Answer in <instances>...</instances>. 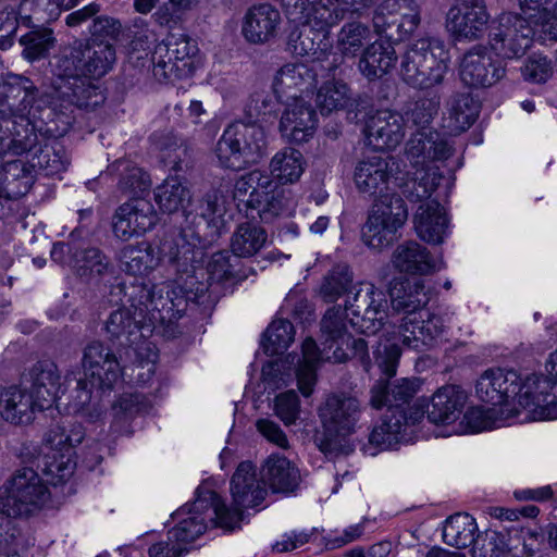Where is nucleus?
Returning <instances> with one entry per match:
<instances>
[{
	"label": "nucleus",
	"mask_w": 557,
	"mask_h": 557,
	"mask_svg": "<svg viewBox=\"0 0 557 557\" xmlns=\"http://www.w3.org/2000/svg\"><path fill=\"white\" fill-rule=\"evenodd\" d=\"M371 29L360 22L343 25L337 34L336 49L343 57L355 58L364 44L371 40Z\"/></svg>",
	"instance_id": "09e8293b"
},
{
	"label": "nucleus",
	"mask_w": 557,
	"mask_h": 557,
	"mask_svg": "<svg viewBox=\"0 0 557 557\" xmlns=\"http://www.w3.org/2000/svg\"><path fill=\"white\" fill-rule=\"evenodd\" d=\"M419 23L420 12L414 0H384L373 17L376 32L393 40H404Z\"/></svg>",
	"instance_id": "b1692460"
},
{
	"label": "nucleus",
	"mask_w": 557,
	"mask_h": 557,
	"mask_svg": "<svg viewBox=\"0 0 557 557\" xmlns=\"http://www.w3.org/2000/svg\"><path fill=\"white\" fill-rule=\"evenodd\" d=\"M38 410L30 394L12 386L0 389V418L11 423H26Z\"/></svg>",
	"instance_id": "a19ab883"
},
{
	"label": "nucleus",
	"mask_w": 557,
	"mask_h": 557,
	"mask_svg": "<svg viewBox=\"0 0 557 557\" xmlns=\"http://www.w3.org/2000/svg\"><path fill=\"white\" fill-rule=\"evenodd\" d=\"M450 61L449 50L440 39L425 38L412 44L403 57L400 76L413 88L440 85Z\"/></svg>",
	"instance_id": "9d476101"
},
{
	"label": "nucleus",
	"mask_w": 557,
	"mask_h": 557,
	"mask_svg": "<svg viewBox=\"0 0 557 557\" xmlns=\"http://www.w3.org/2000/svg\"><path fill=\"white\" fill-rule=\"evenodd\" d=\"M224 503L211 490H199L191 504H185L173 515L174 527L169 531V539L188 545L201 536L209 523L222 527Z\"/></svg>",
	"instance_id": "f8f14e48"
},
{
	"label": "nucleus",
	"mask_w": 557,
	"mask_h": 557,
	"mask_svg": "<svg viewBox=\"0 0 557 557\" xmlns=\"http://www.w3.org/2000/svg\"><path fill=\"white\" fill-rule=\"evenodd\" d=\"M77 4V0H22L17 11H9L0 4V49L7 50L13 44L18 24L35 27L57 20L63 10Z\"/></svg>",
	"instance_id": "f3484780"
},
{
	"label": "nucleus",
	"mask_w": 557,
	"mask_h": 557,
	"mask_svg": "<svg viewBox=\"0 0 557 557\" xmlns=\"http://www.w3.org/2000/svg\"><path fill=\"white\" fill-rule=\"evenodd\" d=\"M424 417L420 408H409V417L387 412L381 423L369 435V443L379 449H391L397 443L407 440L409 428L419 423Z\"/></svg>",
	"instance_id": "473e14b6"
},
{
	"label": "nucleus",
	"mask_w": 557,
	"mask_h": 557,
	"mask_svg": "<svg viewBox=\"0 0 557 557\" xmlns=\"http://www.w3.org/2000/svg\"><path fill=\"white\" fill-rule=\"evenodd\" d=\"M440 102L435 98H425L418 100L410 113L411 120L416 125L424 127L437 114Z\"/></svg>",
	"instance_id": "69168bd1"
},
{
	"label": "nucleus",
	"mask_w": 557,
	"mask_h": 557,
	"mask_svg": "<svg viewBox=\"0 0 557 557\" xmlns=\"http://www.w3.org/2000/svg\"><path fill=\"white\" fill-rule=\"evenodd\" d=\"M233 199L246 202L265 222L278 215H289L295 209L294 201L260 170H253L236 181Z\"/></svg>",
	"instance_id": "9b49d317"
},
{
	"label": "nucleus",
	"mask_w": 557,
	"mask_h": 557,
	"mask_svg": "<svg viewBox=\"0 0 557 557\" xmlns=\"http://www.w3.org/2000/svg\"><path fill=\"white\" fill-rule=\"evenodd\" d=\"M265 231L257 224H240L231 239L232 252L242 258H248L259 252L267 244Z\"/></svg>",
	"instance_id": "a18cd8bd"
},
{
	"label": "nucleus",
	"mask_w": 557,
	"mask_h": 557,
	"mask_svg": "<svg viewBox=\"0 0 557 557\" xmlns=\"http://www.w3.org/2000/svg\"><path fill=\"white\" fill-rule=\"evenodd\" d=\"M281 13L274 7L262 3L251 7L242 23V34L253 45L270 42L280 29Z\"/></svg>",
	"instance_id": "2f4dec72"
},
{
	"label": "nucleus",
	"mask_w": 557,
	"mask_h": 557,
	"mask_svg": "<svg viewBox=\"0 0 557 557\" xmlns=\"http://www.w3.org/2000/svg\"><path fill=\"white\" fill-rule=\"evenodd\" d=\"M490 14L481 0H456L446 15V28L457 39L474 41L488 28Z\"/></svg>",
	"instance_id": "a878e982"
},
{
	"label": "nucleus",
	"mask_w": 557,
	"mask_h": 557,
	"mask_svg": "<svg viewBox=\"0 0 557 557\" xmlns=\"http://www.w3.org/2000/svg\"><path fill=\"white\" fill-rule=\"evenodd\" d=\"M32 162L35 165V173L41 170L46 175L53 176L65 171L67 162L63 150L55 141L45 143L39 151L32 154Z\"/></svg>",
	"instance_id": "603ef678"
},
{
	"label": "nucleus",
	"mask_w": 557,
	"mask_h": 557,
	"mask_svg": "<svg viewBox=\"0 0 557 557\" xmlns=\"http://www.w3.org/2000/svg\"><path fill=\"white\" fill-rule=\"evenodd\" d=\"M323 351H320L312 338H307L301 346V358L297 361L295 376L300 393L308 397L313 393L317 382V369L324 360L343 362L347 356L345 348L352 345L357 352L367 351V343L362 339L351 341L348 323L343 321L339 310H329L321 322Z\"/></svg>",
	"instance_id": "6e6552de"
},
{
	"label": "nucleus",
	"mask_w": 557,
	"mask_h": 557,
	"mask_svg": "<svg viewBox=\"0 0 557 557\" xmlns=\"http://www.w3.org/2000/svg\"><path fill=\"white\" fill-rule=\"evenodd\" d=\"M367 145L375 150H391L403 140L404 117L388 110L379 111L370 116L366 129Z\"/></svg>",
	"instance_id": "7c9ffc66"
},
{
	"label": "nucleus",
	"mask_w": 557,
	"mask_h": 557,
	"mask_svg": "<svg viewBox=\"0 0 557 557\" xmlns=\"http://www.w3.org/2000/svg\"><path fill=\"white\" fill-rule=\"evenodd\" d=\"M348 100V88L342 82L331 81L322 85L315 102L322 114H327L345 107Z\"/></svg>",
	"instance_id": "864d4df0"
},
{
	"label": "nucleus",
	"mask_w": 557,
	"mask_h": 557,
	"mask_svg": "<svg viewBox=\"0 0 557 557\" xmlns=\"http://www.w3.org/2000/svg\"><path fill=\"white\" fill-rule=\"evenodd\" d=\"M117 166L119 169L123 166V170L127 172L120 182L123 190L137 195L149 189L151 185L149 176L141 169L129 166L126 162H119Z\"/></svg>",
	"instance_id": "bf43d9fd"
},
{
	"label": "nucleus",
	"mask_w": 557,
	"mask_h": 557,
	"mask_svg": "<svg viewBox=\"0 0 557 557\" xmlns=\"http://www.w3.org/2000/svg\"><path fill=\"white\" fill-rule=\"evenodd\" d=\"M392 306L407 313L399 324H387L380 337L375 352L376 362L388 377L396 374L403 347L424 350L443 333L442 317L423 311L430 300L422 281L401 283V288L391 289Z\"/></svg>",
	"instance_id": "7ed1b4c3"
},
{
	"label": "nucleus",
	"mask_w": 557,
	"mask_h": 557,
	"mask_svg": "<svg viewBox=\"0 0 557 557\" xmlns=\"http://www.w3.org/2000/svg\"><path fill=\"white\" fill-rule=\"evenodd\" d=\"M478 113L479 107L470 95H458L450 101L447 127L451 132H463L473 124Z\"/></svg>",
	"instance_id": "8fccbe9b"
},
{
	"label": "nucleus",
	"mask_w": 557,
	"mask_h": 557,
	"mask_svg": "<svg viewBox=\"0 0 557 557\" xmlns=\"http://www.w3.org/2000/svg\"><path fill=\"white\" fill-rule=\"evenodd\" d=\"M351 287V276L348 272L333 273L326 277L322 285V293L333 300L342 294H348Z\"/></svg>",
	"instance_id": "338daca9"
},
{
	"label": "nucleus",
	"mask_w": 557,
	"mask_h": 557,
	"mask_svg": "<svg viewBox=\"0 0 557 557\" xmlns=\"http://www.w3.org/2000/svg\"><path fill=\"white\" fill-rule=\"evenodd\" d=\"M453 152L448 140L437 132H417L408 141L406 158L412 168V195L426 199L417 209L413 224L417 235L429 244H442L449 232V218L443 206L429 199L436 189L441 175L440 164Z\"/></svg>",
	"instance_id": "f03ea898"
},
{
	"label": "nucleus",
	"mask_w": 557,
	"mask_h": 557,
	"mask_svg": "<svg viewBox=\"0 0 557 557\" xmlns=\"http://www.w3.org/2000/svg\"><path fill=\"white\" fill-rule=\"evenodd\" d=\"M361 414L360 401L344 393L330 394L318 408L327 444L352 434Z\"/></svg>",
	"instance_id": "4be33fe9"
},
{
	"label": "nucleus",
	"mask_w": 557,
	"mask_h": 557,
	"mask_svg": "<svg viewBox=\"0 0 557 557\" xmlns=\"http://www.w3.org/2000/svg\"><path fill=\"white\" fill-rule=\"evenodd\" d=\"M518 422L519 408L497 409L492 406L484 408L476 405L465 411L457 424H454L451 431L440 433L438 436L479 434L507 428Z\"/></svg>",
	"instance_id": "bb28decb"
},
{
	"label": "nucleus",
	"mask_w": 557,
	"mask_h": 557,
	"mask_svg": "<svg viewBox=\"0 0 557 557\" xmlns=\"http://www.w3.org/2000/svg\"><path fill=\"white\" fill-rule=\"evenodd\" d=\"M292 23L298 24V22ZM305 27L304 30H293L288 35V49L296 55L310 57L311 60L321 62L327 55L329 42L326 41L330 29L326 34H321L312 29L309 25L299 23Z\"/></svg>",
	"instance_id": "79ce46f5"
},
{
	"label": "nucleus",
	"mask_w": 557,
	"mask_h": 557,
	"mask_svg": "<svg viewBox=\"0 0 557 557\" xmlns=\"http://www.w3.org/2000/svg\"><path fill=\"white\" fill-rule=\"evenodd\" d=\"M39 144L25 149L5 148L0 151V197L15 199L24 196L32 187L35 165L29 164V153Z\"/></svg>",
	"instance_id": "5701e85b"
},
{
	"label": "nucleus",
	"mask_w": 557,
	"mask_h": 557,
	"mask_svg": "<svg viewBox=\"0 0 557 557\" xmlns=\"http://www.w3.org/2000/svg\"><path fill=\"white\" fill-rule=\"evenodd\" d=\"M476 531L474 518L468 513H456L445 521L443 540L449 546L465 548L473 543Z\"/></svg>",
	"instance_id": "49530a36"
},
{
	"label": "nucleus",
	"mask_w": 557,
	"mask_h": 557,
	"mask_svg": "<svg viewBox=\"0 0 557 557\" xmlns=\"http://www.w3.org/2000/svg\"><path fill=\"white\" fill-rule=\"evenodd\" d=\"M84 379H77V398L69 405V410L83 412L90 421L102 416V406L96 398L99 392L113 388L122 377V370L115 357L100 343H91L84 352Z\"/></svg>",
	"instance_id": "1a4fd4ad"
},
{
	"label": "nucleus",
	"mask_w": 557,
	"mask_h": 557,
	"mask_svg": "<svg viewBox=\"0 0 557 557\" xmlns=\"http://www.w3.org/2000/svg\"><path fill=\"white\" fill-rule=\"evenodd\" d=\"M420 384L418 380L401 379L393 383L383 380L377 381L371 388L370 405L374 409L388 407V412H396L397 416L409 417L401 409L410 398L419 391Z\"/></svg>",
	"instance_id": "c9c22d12"
},
{
	"label": "nucleus",
	"mask_w": 557,
	"mask_h": 557,
	"mask_svg": "<svg viewBox=\"0 0 557 557\" xmlns=\"http://www.w3.org/2000/svg\"><path fill=\"white\" fill-rule=\"evenodd\" d=\"M396 51L388 41L376 40L362 52L358 69L369 81H374L389 73L396 64Z\"/></svg>",
	"instance_id": "ea45409f"
},
{
	"label": "nucleus",
	"mask_w": 557,
	"mask_h": 557,
	"mask_svg": "<svg viewBox=\"0 0 557 557\" xmlns=\"http://www.w3.org/2000/svg\"><path fill=\"white\" fill-rule=\"evenodd\" d=\"M283 103L285 108L278 126L282 136L296 144L311 139L318 126V117L309 101L294 99Z\"/></svg>",
	"instance_id": "c756f323"
},
{
	"label": "nucleus",
	"mask_w": 557,
	"mask_h": 557,
	"mask_svg": "<svg viewBox=\"0 0 557 557\" xmlns=\"http://www.w3.org/2000/svg\"><path fill=\"white\" fill-rule=\"evenodd\" d=\"M121 268L135 277L150 274L160 263V257L148 243L125 246L120 252Z\"/></svg>",
	"instance_id": "37998d69"
},
{
	"label": "nucleus",
	"mask_w": 557,
	"mask_h": 557,
	"mask_svg": "<svg viewBox=\"0 0 557 557\" xmlns=\"http://www.w3.org/2000/svg\"><path fill=\"white\" fill-rule=\"evenodd\" d=\"M76 267L81 275H100L107 270L108 261L98 249L90 248L76 256Z\"/></svg>",
	"instance_id": "052dcab7"
},
{
	"label": "nucleus",
	"mask_w": 557,
	"mask_h": 557,
	"mask_svg": "<svg viewBox=\"0 0 557 557\" xmlns=\"http://www.w3.org/2000/svg\"><path fill=\"white\" fill-rule=\"evenodd\" d=\"M265 494L262 482L257 479L253 465L242 462L231 480L232 505L230 508L224 505L222 527L234 529L242 519L243 510L260 505Z\"/></svg>",
	"instance_id": "412c9836"
},
{
	"label": "nucleus",
	"mask_w": 557,
	"mask_h": 557,
	"mask_svg": "<svg viewBox=\"0 0 557 557\" xmlns=\"http://www.w3.org/2000/svg\"><path fill=\"white\" fill-rule=\"evenodd\" d=\"M519 422L557 419V384L547 373H518Z\"/></svg>",
	"instance_id": "2eb2a0df"
},
{
	"label": "nucleus",
	"mask_w": 557,
	"mask_h": 557,
	"mask_svg": "<svg viewBox=\"0 0 557 557\" xmlns=\"http://www.w3.org/2000/svg\"><path fill=\"white\" fill-rule=\"evenodd\" d=\"M158 222L153 206L145 198H134L121 205L113 219V233L122 239L128 240L150 231Z\"/></svg>",
	"instance_id": "c85d7f7f"
},
{
	"label": "nucleus",
	"mask_w": 557,
	"mask_h": 557,
	"mask_svg": "<svg viewBox=\"0 0 557 557\" xmlns=\"http://www.w3.org/2000/svg\"><path fill=\"white\" fill-rule=\"evenodd\" d=\"M261 482L273 492L289 493L299 485L300 473L287 458L274 454L262 466Z\"/></svg>",
	"instance_id": "58836bf2"
},
{
	"label": "nucleus",
	"mask_w": 557,
	"mask_h": 557,
	"mask_svg": "<svg viewBox=\"0 0 557 557\" xmlns=\"http://www.w3.org/2000/svg\"><path fill=\"white\" fill-rule=\"evenodd\" d=\"M153 76L160 82L190 76L202 65L197 42L185 36H173L168 45H158L153 52Z\"/></svg>",
	"instance_id": "aec40b11"
},
{
	"label": "nucleus",
	"mask_w": 557,
	"mask_h": 557,
	"mask_svg": "<svg viewBox=\"0 0 557 557\" xmlns=\"http://www.w3.org/2000/svg\"><path fill=\"white\" fill-rule=\"evenodd\" d=\"M121 33V23L110 16L97 17L90 28L91 44L107 42L108 39H115Z\"/></svg>",
	"instance_id": "680f3d73"
},
{
	"label": "nucleus",
	"mask_w": 557,
	"mask_h": 557,
	"mask_svg": "<svg viewBox=\"0 0 557 557\" xmlns=\"http://www.w3.org/2000/svg\"><path fill=\"white\" fill-rule=\"evenodd\" d=\"M523 75L528 81L544 83L552 75L550 63L545 57H533L525 64Z\"/></svg>",
	"instance_id": "774afa93"
},
{
	"label": "nucleus",
	"mask_w": 557,
	"mask_h": 557,
	"mask_svg": "<svg viewBox=\"0 0 557 557\" xmlns=\"http://www.w3.org/2000/svg\"><path fill=\"white\" fill-rule=\"evenodd\" d=\"M124 297L134 312L126 308L114 311L106 323V330L112 339H117L122 346H128L125 354L129 359L134 357L135 363L132 372L137 370L135 380L145 385L154 373L158 357L154 345L148 342V337L158 324L180 317L185 295L181 287L161 283L132 286L131 290H125Z\"/></svg>",
	"instance_id": "f257e3e1"
},
{
	"label": "nucleus",
	"mask_w": 557,
	"mask_h": 557,
	"mask_svg": "<svg viewBox=\"0 0 557 557\" xmlns=\"http://www.w3.org/2000/svg\"><path fill=\"white\" fill-rule=\"evenodd\" d=\"M36 87L32 81L16 74L0 76V151L10 147L25 149L39 144L44 128L37 125V119H47L60 111L61 100L57 99L53 88L47 91L35 104Z\"/></svg>",
	"instance_id": "39448f33"
},
{
	"label": "nucleus",
	"mask_w": 557,
	"mask_h": 557,
	"mask_svg": "<svg viewBox=\"0 0 557 557\" xmlns=\"http://www.w3.org/2000/svg\"><path fill=\"white\" fill-rule=\"evenodd\" d=\"M392 262L399 272L412 275H428L444 268L442 258H434L424 246L413 240L398 245Z\"/></svg>",
	"instance_id": "72a5a7b5"
},
{
	"label": "nucleus",
	"mask_w": 557,
	"mask_h": 557,
	"mask_svg": "<svg viewBox=\"0 0 557 557\" xmlns=\"http://www.w3.org/2000/svg\"><path fill=\"white\" fill-rule=\"evenodd\" d=\"M264 145L265 135L260 126L236 122L223 132L216 145V157L222 166L239 170L255 162Z\"/></svg>",
	"instance_id": "dca6fc26"
},
{
	"label": "nucleus",
	"mask_w": 557,
	"mask_h": 557,
	"mask_svg": "<svg viewBox=\"0 0 557 557\" xmlns=\"http://www.w3.org/2000/svg\"><path fill=\"white\" fill-rule=\"evenodd\" d=\"M289 21L326 34L343 18L344 11H358L374 0H281Z\"/></svg>",
	"instance_id": "a211bd4d"
},
{
	"label": "nucleus",
	"mask_w": 557,
	"mask_h": 557,
	"mask_svg": "<svg viewBox=\"0 0 557 557\" xmlns=\"http://www.w3.org/2000/svg\"><path fill=\"white\" fill-rule=\"evenodd\" d=\"M53 41L52 33L48 29L32 32L20 39L25 47L24 55L29 60L42 57L53 46Z\"/></svg>",
	"instance_id": "6e6d98bb"
},
{
	"label": "nucleus",
	"mask_w": 557,
	"mask_h": 557,
	"mask_svg": "<svg viewBox=\"0 0 557 557\" xmlns=\"http://www.w3.org/2000/svg\"><path fill=\"white\" fill-rule=\"evenodd\" d=\"M518 372L502 368L484 371L475 383V396L484 404L494 408L517 407Z\"/></svg>",
	"instance_id": "cd10ccee"
},
{
	"label": "nucleus",
	"mask_w": 557,
	"mask_h": 557,
	"mask_svg": "<svg viewBox=\"0 0 557 557\" xmlns=\"http://www.w3.org/2000/svg\"><path fill=\"white\" fill-rule=\"evenodd\" d=\"M258 432L270 443L280 448L288 447V440L281 426L268 418L258 419L256 421Z\"/></svg>",
	"instance_id": "0e129e2a"
},
{
	"label": "nucleus",
	"mask_w": 557,
	"mask_h": 557,
	"mask_svg": "<svg viewBox=\"0 0 557 557\" xmlns=\"http://www.w3.org/2000/svg\"><path fill=\"white\" fill-rule=\"evenodd\" d=\"M84 436V429L77 423L57 425L48 432L46 445L50 451L44 458V473L48 483L62 484L72 476L75 469L72 448L81 444Z\"/></svg>",
	"instance_id": "6ab92c4d"
},
{
	"label": "nucleus",
	"mask_w": 557,
	"mask_h": 557,
	"mask_svg": "<svg viewBox=\"0 0 557 557\" xmlns=\"http://www.w3.org/2000/svg\"><path fill=\"white\" fill-rule=\"evenodd\" d=\"M472 544V557H502L505 553L503 541L496 532L478 534Z\"/></svg>",
	"instance_id": "13d9d810"
},
{
	"label": "nucleus",
	"mask_w": 557,
	"mask_h": 557,
	"mask_svg": "<svg viewBox=\"0 0 557 557\" xmlns=\"http://www.w3.org/2000/svg\"><path fill=\"white\" fill-rule=\"evenodd\" d=\"M314 76L304 63H288L274 77L273 90L281 102L305 99L311 89Z\"/></svg>",
	"instance_id": "e433bc0d"
},
{
	"label": "nucleus",
	"mask_w": 557,
	"mask_h": 557,
	"mask_svg": "<svg viewBox=\"0 0 557 557\" xmlns=\"http://www.w3.org/2000/svg\"><path fill=\"white\" fill-rule=\"evenodd\" d=\"M467 401L468 393L462 387L458 385L442 386L433 394L428 419L432 423L451 431L454 424L459 421V416Z\"/></svg>",
	"instance_id": "f704fd0d"
},
{
	"label": "nucleus",
	"mask_w": 557,
	"mask_h": 557,
	"mask_svg": "<svg viewBox=\"0 0 557 557\" xmlns=\"http://www.w3.org/2000/svg\"><path fill=\"white\" fill-rule=\"evenodd\" d=\"M50 499L44 480L32 469L18 471L0 491V513L27 517L41 510Z\"/></svg>",
	"instance_id": "4468645a"
},
{
	"label": "nucleus",
	"mask_w": 557,
	"mask_h": 557,
	"mask_svg": "<svg viewBox=\"0 0 557 557\" xmlns=\"http://www.w3.org/2000/svg\"><path fill=\"white\" fill-rule=\"evenodd\" d=\"M156 201L164 212L173 213L178 210L185 212L190 201V194L181 180L177 177H168L157 187Z\"/></svg>",
	"instance_id": "de8ad7c7"
},
{
	"label": "nucleus",
	"mask_w": 557,
	"mask_h": 557,
	"mask_svg": "<svg viewBox=\"0 0 557 557\" xmlns=\"http://www.w3.org/2000/svg\"><path fill=\"white\" fill-rule=\"evenodd\" d=\"M306 166L302 153L292 147L278 150L270 161V172L280 184H293L297 182Z\"/></svg>",
	"instance_id": "c03bdc74"
},
{
	"label": "nucleus",
	"mask_w": 557,
	"mask_h": 557,
	"mask_svg": "<svg viewBox=\"0 0 557 557\" xmlns=\"http://www.w3.org/2000/svg\"><path fill=\"white\" fill-rule=\"evenodd\" d=\"M285 360H275L267 363L262 368V379L269 385L274 388H278L283 385H287L292 379L290 367L286 371Z\"/></svg>",
	"instance_id": "e2e57ef3"
},
{
	"label": "nucleus",
	"mask_w": 557,
	"mask_h": 557,
	"mask_svg": "<svg viewBox=\"0 0 557 557\" xmlns=\"http://www.w3.org/2000/svg\"><path fill=\"white\" fill-rule=\"evenodd\" d=\"M388 302L386 294L371 283L354 285L346 296L343 321L348 320L349 325L364 334H375L384 330L387 317Z\"/></svg>",
	"instance_id": "ddd939ff"
},
{
	"label": "nucleus",
	"mask_w": 557,
	"mask_h": 557,
	"mask_svg": "<svg viewBox=\"0 0 557 557\" xmlns=\"http://www.w3.org/2000/svg\"><path fill=\"white\" fill-rule=\"evenodd\" d=\"M396 162L392 158L371 156L361 160L355 170V184L362 193L379 194L362 228L363 243L373 250L389 247L397 238V232L405 224L408 212L404 200L385 191L400 186L395 175Z\"/></svg>",
	"instance_id": "20e7f679"
},
{
	"label": "nucleus",
	"mask_w": 557,
	"mask_h": 557,
	"mask_svg": "<svg viewBox=\"0 0 557 557\" xmlns=\"http://www.w3.org/2000/svg\"><path fill=\"white\" fill-rule=\"evenodd\" d=\"M61 386L59 371L53 362H39L32 370V386L28 393L38 410L52 407L59 398Z\"/></svg>",
	"instance_id": "4c0bfd02"
},
{
	"label": "nucleus",
	"mask_w": 557,
	"mask_h": 557,
	"mask_svg": "<svg viewBox=\"0 0 557 557\" xmlns=\"http://www.w3.org/2000/svg\"><path fill=\"white\" fill-rule=\"evenodd\" d=\"M522 15L504 13L491 28L492 47L506 58L522 57L539 40H557L554 0H520Z\"/></svg>",
	"instance_id": "0eeeda50"
},
{
	"label": "nucleus",
	"mask_w": 557,
	"mask_h": 557,
	"mask_svg": "<svg viewBox=\"0 0 557 557\" xmlns=\"http://www.w3.org/2000/svg\"><path fill=\"white\" fill-rule=\"evenodd\" d=\"M294 326L285 319H275L267 329L262 347L268 355H278L294 342Z\"/></svg>",
	"instance_id": "3c124183"
},
{
	"label": "nucleus",
	"mask_w": 557,
	"mask_h": 557,
	"mask_svg": "<svg viewBox=\"0 0 557 557\" xmlns=\"http://www.w3.org/2000/svg\"><path fill=\"white\" fill-rule=\"evenodd\" d=\"M200 243L198 237H193V242L186 240V235L183 234L177 245V251L173 253L172 261L176 263L177 270L188 273L189 270H195V263L202 259V250L198 247Z\"/></svg>",
	"instance_id": "5fc2aeb1"
},
{
	"label": "nucleus",
	"mask_w": 557,
	"mask_h": 557,
	"mask_svg": "<svg viewBox=\"0 0 557 557\" xmlns=\"http://www.w3.org/2000/svg\"><path fill=\"white\" fill-rule=\"evenodd\" d=\"M115 61L109 42L65 48L51 63V86L61 107L94 108L103 101L99 87L90 79L104 76Z\"/></svg>",
	"instance_id": "423d86ee"
},
{
	"label": "nucleus",
	"mask_w": 557,
	"mask_h": 557,
	"mask_svg": "<svg viewBox=\"0 0 557 557\" xmlns=\"http://www.w3.org/2000/svg\"><path fill=\"white\" fill-rule=\"evenodd\" d=\"M274 412L286 425L296 423L300 413V400L294 391L277 395L274 399Z\"/></svg>",
	"instance_id": "4d7b16f0"
},
{
	"label": "nucleus",
	"mask_w": 557,
	"mask_h": 557,
	"mask_svg": "<svg viewBox=\"0 0 557 557\" xmlns=\"http://www.w3.org/2000/svg\"><path fill=\"white\" fill-rule=\"evenodd\" d=\"M490 49L499 58L507 59L492 47L491 41L490 48L485 46L471 48L463 54L459 63V76L463 84L470 87H488L503 78L505 75L503 62L494 59Z\"/></svg>",
	"instance_id": "393cba45"
}]
</instances>
